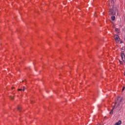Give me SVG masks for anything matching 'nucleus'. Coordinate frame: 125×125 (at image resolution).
I'll return each instance as SVG.
<instances>
[{"label":"nucleus","instance_id":"15","mask_svg":"<svg viewBox=\"0 0 125 125\" xmlns=\"http://www.w3.org/2000/svg\"><path fill=\"white\" fill-rule=\"evenodd\" d=\"M12 89H13V88H12Z\"/></svg>","mask_w":125,"mask_h":125},{"label":"nucleus","instance_id":"2","mask_svg":"<svg viewBox=\"0 0 125 125\" xmlns=\"http://www.w3.org/2000/svg\"><path fill=\"white\" fill-rule=\"evenodd\" d=\"M114 39H115L116 42H120V38L119 37V36L115 35L114 36Z\"/></svg>","mask_w":125,"mask_h":125},{"label":"nucleus","instance_id":"6","mask_svg":"<svg viewBox=\"0 0 125 125\" xmlns=\"http://www.w3.org/2000/svg\"><path fill=\"white\" fill-rule=\"evenodd\" d=\"M115 19H116V17L114 16H111V20H112V21H114Z\"/></svg>","mask_w":125,"mask_h":125},{"label":"nucleus","instance_id":"10","mask_svg":"<svg viewBox=\"0 0 125 125\" xmlns=\"http://www.w3.org/2000/svg\"><path fill=\"white\" fill-rule=\"evenodd\" d=\"M18 90L19 91H22V90H23V89L22 88H21V89H19Z\"/></svg>","mask_w":125,"mask_h":125},{"label":"nucleus","instance_id":"17","mask_svg":"<svg viewBox=\"0 0 125 125\" xmlns=\"http://www.w3.org/2000/svg\"><path fill=\"white\" fill-rule=\"evenodd\" d=\"M124 90V89H123V90Z\"/></svg>","mask_w":125,"mask_h":125},{"label":"nucleus","instance_id":"18","mask_svg":"<svg viewBox=\"0 0 125 125\" xmlns=\"http://www.w3.org/2000/svg\"><path fill=\"white\" fill-rule=\"evenodd\" d=\"M124 90V89H123V90Z\"/></svg>","mask_w":125,"mask_h":125},{"label":"nucleus","instance_id":"11","mask_svg":"<svg viewBox=\"0 0 125 125\" xmlns=\"http://www.w3.org/2000/svg\"><path fill=\"white\" fill-rule=\"evenodd\" d=\"M119 62L120 63V64H121L122 65H123V62L119 61Z\"/></svg>","mask_w":125,"mask_h":125},{"label":"nucleus","instance_id":"1","mask_svg":"<svg viewBox=\"0 0 125 125\" xmlns=\"http://www.w3.org/2000/svg\"><path fill=\"white\" fill-rule=\"evenodd\" d=\"M109 15H115L116 12L112 9H110L109 11Z\"/></svg>","mask_w":125,"mask_h":125},{"label":"nucleus","instance_id":"4","mask_svg":"<svg viewBox=\"0 0 125 125\" xmlns=\"http://www.w3.org/2000/svg\"><path fill=\"white\" fill-rule=\"evenodd\" d=\"M122 125V121L120 120H119L118 122H117L116 123H115L114 125Z\"/></svg>","mask_w":125,"mask_h":125},{"label":"nucleus","instance_id":"14","mask_svg":"<svg viewBox=\"0 0 125 125\" xmlns=\"http://www.w3.org/2000/svg\"><path fill=\"white\" fill-rule=\"evenodd\" d=\"M118 106H120V104H118Z\"/></svg>","mask_w":125,"mask_h":125},{"label":"nucleus","instance_id":"5","mask_svg":"<svg viewBox=\"0 0 125 125\" xmlns=\"http://www.w3.org/2000/svg\"><path fill=\"white\" fill-rule=\"evenodd\" d=\"M114 109H115V106H113V107H112V110H111V111L109 112V114H110V115L113 114V111H114Z\"/></svg>","mask_w":125,"mask_h":125},{"label":"nucleus","instance_id":"13","mask_svg":"<svg viewBox=\"0 0 125 125\" xmlns=\"http://www.w3.org/2000/svg\"><path fill=\"white\" fill-rule=\"evenodd\" d=\"M11 99H13V100L14 99V98H13V97H11Z\"/></svg>","mask_w":125,"mask_h":125},{"label":"nucleus","instance_id":"8","mask_svg":"<svg viewBox=\"0 0 125 125\" xmlns=\"http://www.w3.org/2000/svg\"><path fill=\"white\" fill-rule=\"evenodd\" d=\"M21 106H19L18 107V110H19V111H20V110H21Z\"/></svg>","mask_w":125,"mask_h":125},{"label":"nucleus","instance_id":"16","mask_svg":"<svg viewBox=\"0 0 125 125\" xmlns=\"http://www.w3.org/2000/svg\"><path fill=\"white\" fill-rule=\"evenodd\" d=\"M122 102V100L120 101V102Z\"/></svg>","mask_w":125,"mask_h":125},{"label":"nucleus","instance_id":"7","mask_svg":"<svg viewBox=\"0 0 125 125\" xmlns=\"http://www.w3.org/2000/svg\"><path fill=\"white\" fill-rule=\"evenodd\" d=\"M116 32H117L118 33H120V30L118 28H115Z\"/></svg>","mask_w":125,"mask_h":125},{"label":"nucleus","instance_id":"12","mask_svg":"<svg viewBox=\"0 0 125 125\" xmlns=\"http://www.w3.org/2000/svg\"><path fill=\"white\" fill-rule=\"evenodd\" d=\"M119 99H120V97H117L116 99L117 101H118V100H119Z\"/></svg>","mask_w":125,"mask_h":125},{"label":"nucleus","instance_id":"9","mask_svg":"<svg viewBox=\"0 0 125 125\" xmlns=\"http://www.w3.org/2000/svg\"><path fill=\"white\" fill-rule=\"evenodd\" d=\"M25 89H26V87H25V86H23L22 89V91H25Z\"/></svg>","mask_w":125,"mask_h":125},{"label":"nucleus","instance_id":"3","mask_svg":"<svg viewBox=\"0 0 125 125\" xmlns=\"http://www.w3.org/2000/svg\"><path fill=\"white\" fill-rule=\"evenodd\" d=\"M121 58L123 61H124V62H125V54L123 53H121Z\"/></svg>","mask_w":125,"mask_h":125}]
</instances>
